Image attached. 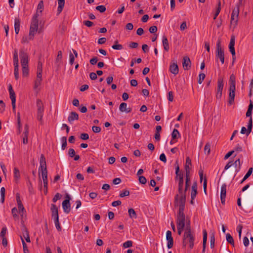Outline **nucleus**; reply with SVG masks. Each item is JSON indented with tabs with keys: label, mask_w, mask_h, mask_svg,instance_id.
<instances>
[{
	"label": "nucleus",
	"mask_w": 253,
	"mask_h": 253,
	"mask_svg": "<svg viewBox=\"0 0 253 253\" xmlns=\"http://www.w3.org/2000/svg\"><path fill=\"white\" fill-rule=\"evenodd\" d=\"M13 64L18 65V55L17 49H15L13 56Z\"/></svg>",
	"instance_id": "obj_36"
},
{
	"label": "nucleus",
	"mask_w": 253,
	"mask_h": 253,
	"mask_svg": "<svg viewBox=\"0 0 253 253\" xmlns=\"http://www.w3.org/2000/svg\"><path fill=\"white\" fill-rule=\"evenodd\" d=\"M215 238L214 235L212 233L210 235V246L211 249L214 247Z\"/></svg>",
	"instance_id": "obj_41"
},
{
	"label": "nucleus",
	"mask_w": 253,
	"mask_h": 253,
	"mask_svg": "<svg viewBox=\"0 0 253 253\" xmlns=\"http://www.w3.org/2000/svg\"><path fill=\"white\" fill-rule=\"evenodd\" d=\"M20 58L22 67L28 66V55L23 50L20 51Z\"/></svg>",
	"instance_id": "obj_8"
},
{
	"label": "nucleus",
	"mask_w": 253,
	"mask_h": 253,
	"mask_svg": "<svg viewBox=\"0 0 253 253\" xmlns=\"http://www.w3.org/2000/svg\"><path fill=\"white\" fill-rule=\"evenodd\" d=\"M185 202L182 201H178V205L179 206V211L176 216V224L177 225L185 227V215L184 213Z\"/></svg>",
	"instance_id": "obj_1"
},
{
	"label": "nucleus",
	"mask_w": 253,
	"mask_h": 253,
	"mask_svg": "<svg viewBox=\"0 0 253 253\" xmlns=\"http://www.w3.org/2000/svg\"><path fill=\"white\" fill-rule=\"evenodd\" d=\"M62 207L64 211L66 213H69L71 211V205L68 199H65L62 202Z\"/></svg>",
	"instance_id": "obj_15"
},
{
	"label": "nucleus",
	"mask_w": 253,
	"mask_h": 253,
	"mask_svg": "<svg viewBox=\"0 0 253 253\" xmlns=\"http://www.w3.org/2000/svg\"><path fill=\"white\" fill-rule=\"evenodd\" d=\"M115 44L113 45L112 46V48H113L114 49H116V50H121L123 49V45L120 44H118V41H116L115 42Z\"/></svg>",
	"instance_id": "obj_39"
},
{
	"label": "nucleus",
	"mask_w": 253,
	"mask_h": 253,
	"mask_svg": "<svg viewBox=\"0 0 253 253\" xmlns=\"http://www.w3.org/2000/svg\"><path fill=\"white\" fill-rule=\"evenodd\" d=\"M252 123H253L252 118V117H251L249 119V123H248V125L249 132H251V131L252 130Z\"/></svg>",
	"instance_id": "obj_57"
},
{
	"label": "nucleus",
	"mask_w": 253,
	"mask_h": 253,
	"mask_svg": "<svg viewBox=\"0 0 253 253\" xmlns=\"http://www.w3.org/2000/svg\"><path fill=\"white\" fill-rule=\"evenodd\" d=\"M138 180L139 183L142 184H145L147 182L146 178L143 176H139Z\"/></svg>",
	"instance_id": "obj_52"
},
{
	"label": "nucleus",
	"mask_w": 253,
	"mask_h": 253,
	"mask_svg": "<svg viewBox=\"0 0 253 253\" xmlns=\"http://www.w3.org/2000/svg\"><path fill=\"white\" fill-rule=\"evenodd\" d=\"M28 66L22 67V72L23 76H26L28 74Z\"/></svg>",
	"instance_id": "obj_59"
},
{
	"label": "nucleus",
	"mask_w": 253,
	"mask_h": 253,
	"mask_svg": "<svg viewBox=\"0 0 253 253\" xmlns=\"http://www.w3.org/2000/svg\"><path fill=\"white\" fill-rule=\"evenodd\" d=\"M235 90L236 87H229V99L228 101V103L229 105H231L234 103Z\"/></svg>",
	"instance_id": "obj_10"
},
{
	"label": "nucleus",
	"mask_w": 253,
	"mask_h": 253,
	"mask_svg": "<svg viewBox=\"0 0 253 253\" xmlns=\"http://www.w3.org/2000/svg\"><path fill=\"white\" fill-rule=\"evenodd\" d=\"M129 195V191L127 190H124L123 191V192L121 193L120 194V196L121 197H124L125 196H128Z\"/></svg>",
	"instance_id": "obj_61"
},
{
	"label": "nucleus",
	"mask_w": 253,
	"mask_h": 253,
	"mask_svg": "<svg viewBox=\"0 0 253 253\" xmlns=\"http://www.w3.org/2000/svg\"><path fill=\"white\" fill-rule=\"evenodd\" d=\"M97 61H98L97 57H94L90 60L89 62L91 65H94L97 63Z\"/></svg>",
	"instance_id": "obj_64"
},
{
	"label": "nucleus",
	"mask_w": 253,
	"mask_h": 253,
	"mask_svg": "<svg viewBox=\"0 0 253 253\" xmlns=\"http://www.w3.org/2000/svg\"><path fill=\"white\" fill-rule=\"evenodd\" d=\"M128 215L130 218H136L137 214L134 211V210L132 208H130L128 210Z\"/></svg>",
	"instance_id": "obj_29"
},
{
	"label": "nucleus",
	"mask_w": 253,
	"mask_h": 253,
	"mask_svg": "<svg viewBox=\"0 0 253 253\" xmlns=\"http://www.w3.org/2000/svg\"><path fill=\"white\" fill-rule=\"evenodd\" d=\"M17 205H18V209L19 211V213L20 214L23 213V212L25 211V209H24V207L22 202L20 203H18Z\"/></svg>",
	"instance_id": "obj_51"
},
{
	"label": "nucleus",
	"mask_w": 253,
	"mask_h": 253,
	"mask_svg": "<svg viewBox=\"0 0 253 253\" xmlns=\"http://www.w3.org/2000/svg\"><path fill=\"white\" fill-rule=\"evenodd\" d=\"M17 212H18V211L16 207L13 208L11 210V212H12V215L15 220L18 219V216L17 214Z\"/></svg>",
	"instance_id": "obj_40"
},
{
	"label": "nucleus",
	"mask_w": 253,
	"mask_h": 253,
	"mask_svg": "<svg viewBox=\"0 0 253 253\" xmlns=\"http://www.w3.org/2000/svg\"><path fill=\"white\" fill-rule=\"evenodd\" d=\"M182 65L184 70H188L191 68V61L188 57H183Z\"/></svg>",
	"instance_id": "obj_16"
},
{
	"label": "nucleus",
	"mask_w": 253,
	"mask_h": 253,
	"mask_svg": "<svg viewBox=\"0 0 253 253\" xmlns=\"http://www.w3.org/2000/svg\"><path fill=\"white\" fill-rule=\"evenodd\" d=\"M206 75L204 73H200L199 75L198 83L201 84L205 79Z\"/></svg>",
	"instance_id": "obj_48"
},
{
	"label": "nucleus",
	"mask_w": 253,
	"mask_h": 253,
	"mask_svg": "<svg viewBox=\"0 0 253 253\" xmlns=\"http://www.w3.org/2000/svg\"><path fill=\"white\" fill-rule=\"evenodd\" d=\"M233 165H235V167H237L235 170V172L238 173L240 171L241 166L240 159L236 160L235 162L233 163Z\"/></svg>",
	"instance_id": "obj_30"
},
{
	"label": "nucleus",
	"mask_w": 253,
	"mask_h": 253,
	"mask_svg": "<svg viewBox=\"0 0 253 253\" xmlns=\"http://www.w3.org/2000/svg\"><path fill=\"white\" fill-rule=\"evenodd\" d=\"M58 9L57 11L58 13H60L62 11L64 4H65V0H58Z\"/></svg>",
	"instance_id": "obj_28"
},
{
	"label": "nucleus",
	"mask_w": 253,
	"mask_h": 253,
	"mask_svg": "<svg viewBox=\"0 0 253 253\" xmlns=\"http://www.w3.org/2000/svg\"><path fill=\"white\" fill-rule=\"evenodd\" d=\"M185 230L188 229V230H191V226H190V221L189 220H186L185 221Z\"/></svg>",
	"instance_id": "obj_62"
},
{
	"label": "nucleus",
	"mask_w": 253,
	"mask_h": 253,
	"mask_svg": "<svg viewBox=\"0 0 253 253\" xmlns=\"http://www.w3.org/2000/svg\"><path fill=\"white\" fill-rule=\"evenodd\" d=\"M253 170V168H250L248 170L247 173L246 174V175L244 176V178L241 181V183H242L244 181H245L248 178H249L251 175L252 174Z\"/></svg>",
	"instance_id": "obj_32"
},
{
	"label": "nucleus",
	"mask_w": 253,
	"mask_h": 253,
	"mask_svg": "<svg viewBox=\"0 0 253 253\" xmlns=\"http://www.w3.org/2000/svg\"><path fill=\"white\" fill-rule=\"evenodd\" d=\"M235 37L232 36L230 39V43L229 44V49L232 55H235V50L234 48L235 45Z\"/></svg>",
	"instance_id": "obj_17"
},
{
	"label": "nucleus",
	"mask_w": 253,
	"mask_h": 253,
	"mask_svg": "<svg viewBox=\"0 0 253 253\" xmlns=\"http://www.w3.org/2000/svg\"><path fill=\"white\" fill-rule=\"evenodd\" d=\"M169 71L172 74L177 75L179 72L177 63H173L171 64L169 67Z\"/></svg>",
	"instance_id": "obj_21"
},
{
	"label": "nucleus",
	"mask_w": 253,
	"mask_h": 253,
	"mask_svg": "<svg viewBox=\"0 0 253 253\" xmlns=\"http://www.w3.org/2000/svg\"><path fill=\"white\" fill-rule=\"evenodd\" d=\"M191 161L189 157H187L186 158V162L184 166V169L186 172H190V169L189 166H191Z\"/></svg>",
	"instance_id": "obj_24"
},
{
	"label": "nucleus",
	"mask_w": 253,
	"mask_h": 253,
	"mask_svg": "<svg viewBox=\"0 0 253 253\" xmlns=\"http://www.w3.org/2000/svg\"><path fill=\"white\" fill-rule=\"evenodd\" d=\"M36 106L37 107V119L42 122L44 112V106L41 99H37Z\"/></svg>",
	"instance_id": "obj_7"
},
{
	"label": "nucleus",
	"mask_w": 253,
	"mask_h": 253,
	"mask_svg": "<svg viewBox=\"0 0 253 253\" xmlns=\"http://www.w3.org/2000/svg\"><path fill=\"white\" fill-rule=\"evenodd\" d=\"M197 181H194L191 187V198L192 200H194L196 197L197 194Z\"/></svg>",
	"instance_id": "obj_14"
},
{
	"label": "nucleus",
	"mask_w": 253,
	"mask_h": 253,
	"mask_svg": "<svg viewBox=\"0 0 253 253\" xmlns=\"http://www.w3.org/2000/svg\"><path fill=\"white\" fill-rule=\"evenodd\" d=\"M253 204V186L250 188L249 194L243 195V205L245 208H248Z\"/></svg>",
	"instance_id": "obj_4"
},
{
	"label": "nucleus",
	"mask_w": 253,
	"mask_h": 253,
	"mask_svg": "<svg viewBox=\"0 0 253 253\" xmlns=\"http://www.w3.org/2000/svg\"><path fill=\"white\" fill-rule=\"evenodd\" d=\"M171 136L173 140L177 139L180 136L179 131L176 129H174L172 132Z\"/></svg>",
	"instance_id": "obj_37"
},
{
	"label": "nucleus",
	"mask_w": 253,
	"mask_h": 253,
	"mask_svg": "<svg viewBox=\"0 0 253 253\" xmlns=\"http://www.w3.org/2000/svg\"><path fill=\"white\" fill-rule=\"evenodd\" d=\"M226 238L228 243L231 244L233 246H234V239L229 233H227L226 235Z\"/></svg>",
	"instance_id": "obj_34"
},
{
	"label": "nucleus",
	"mask_w": 253,
	"mask_h": 253,
	"mask_svg": "<svg viewBox=\"0 0 253 253\" xmlns=\"http://www.w3.org/2000/svg\"><path fill=\"white\" fill-rule=\"evenodd\" d=\"M220 10H221V2L220 0H219L218 2V6L216 8L215 13L214 14L213 19L215 20L216 18V17L218 16V15L219 14Z\"/></svg>",
	"instance_id": "obj_38"
},
{
	"label": "nucleus",
	"mask_w": 253,
	"mask_h": 253,
	"mask_svg": "<svg viewBox=\"0 0 253 253\" xmlns=\"http://www.w3.org/2000/svg\"><path fill=\"white\" fill-rule=\"evenodd\" d=\"M239 13V5L237 4L236 7H235L232 12L231 15L235 17H238Z\"/></svg>",
	"instance_id": "obj_35"
},
{
	"label": "nucleus",
	"mask_w": 253,
	"mask_h": 253,
	"mask_svg": "<svg viewBox=\"0 0 253 253\" xmlns=\"http://www.w3.org/2000/svg\"><path fill=\"white\" fill-rule=\"evenodd\" d=\"M219 59L221 64L224 63V49L221 45V42L219 40L217 41L216 43V59L218 61Z\"/></svg>",
	"instance_id": "obj_5"
},
{
	"label": "nucleus",
	"mask_w": 253,
	"mask_h": 253,
	"mask_svg": "<svg viewBox=\"0 0 253 253\" xmlns=\"http://www.w3.org/2000/svg\"><path fill=\"white\" fill-rule=\"evenodd\" d=\"M203 246H206L207 241V232L206 229L203 230Z\"/></svg>",
	"instance_id": "obj_42"
},
{
	"label": "nucleus",
	"mask_w": 253,
	"mask_h": 253,
	"mask_svg": "<svg viewBox=\"0 0 253 253\" xmlns=\"http://www.w3.org/2000/svg\"><path fill=\"white\" fill-rule=\"evenodd\" d=\"M162 43L164 49L166 51H168L169 49V43L167 38L164 36L162 38Z\"/></svg>",
	"instance_id": "obj_22"
},
{
	"label": "nucleus",
	"mask_w": 253,
	"mask_h": 253,
	"mask_svg": "<svg viewBox=\"0 0 253 253\" xmlns=\"http://www.w3.org/2000/svg\"><path fill=\"white\" fill-rule=\"evenodd\" d=\"M10 98L11 100V104L12 110L13 112H15L16 107V96L14 91L9 92Z\"/></svg>",
	"instance_id": "obj_18"
},
{
	"label": "nucleus",
	"mask_w": 253,
	"mask_h": 253,
	"mask_svg": "<svg viewBox=\"0 0 253 253\" xmlns=\"http://www.w3.org/2000/svg\"><path fill=\"white\" fill-rule=\"evenodd\" d=\"M42 81V79H36L35 82V84H34V88H37L40 85L41 82Z\"/></svg>",
	"instance_id": "obj_54"
},
{
	"label": "nucleus",
	"mask_w": 253,
	"mask_h": 253,
	"mask_svg": "<svg viewBox=\"0 0 253 253\" xmlns=\"http://www.w3.org/2000/svg\"><path fill=\"white\" fill-rule=\"evenodd\" d=\"M53 220L54 221V223H55V225L57 230L59 231H60L61 230V227L60 225V223L59 221V218L58 219H55Z\"/></svg>",
	"instance_id": "obj_50"
},
{
	"label": "nucleus",
	"mask_w": 253,
	"mask_h": 253,
	"mask_svg": "<svg viewBox=\"0 0 253 253\" xmlns=\"http://www.w3.org/2000/svg\"><path fill=\"white\" fill-rule=\"evenodd\" d=\"M21 239L22 240L24 253H28L29 251L28 250L27 244L24 241L23 238L22 236H21Z\"/></svg>",
	"instance_id": "obj_43"
},
{
	"label": "nucleus",
	"mask_w": 253,
	"mask_h": 253,
	"mask_svg": "<svg viewBox=\"0 0 253 253\" xmlns=\"http://www.w3.org/2000/svg\"><path fill=\"white\" fill-rule=\"evenodd\" d=\"M40 164V167L39 168V170H41L42 172H47V170L46 169L45 158L44 156L43 155V154H42L41 155Z\"/></svg>",
	"instance_id": "obj_9"
},
{
	"label": "nucleus",
	"mask_w": 253,
	"mask_h": 253,
	"mask_svg": "<svg viewBox=\"0 0 253 253\" xmlns=\"http://www.w3.org/2000/svg\"><path fill=\"white\" fill-rule=\"evenodd\" d=\"M43 9V3L42 1H40L38 5L37 10L38 12H40L42 13V10Z\"/></svg>",
	"instance_id": "obj_45"
},
{
	"label": "nucleus",
	"mask_w": 253,
	"mask_h": 253,
	"mask_svg": "<svg viewBox=\"0 0 253 253\" xmlns=\"http://www.w3.org/2000/svg\"><path fill=\"white\" fill-rule=\"evenodd\" d=\"M188 239L189 243V248L192 249L194 246V236L191 233V230L188 229L185 230V232L183 235L182 247L185 248L187 245V239Z\"/></svg>",
	"instance_id": "obj_3"
},
{
	"label": "nucleus",
	"mask_w": 253,
	"mask_h": 253,
	"mask_svg": "<svg viewBox=\"0 0 253 253\" xmlns=\"http://www.w3.org/2000/svg\"><path fill=\"white\" fill-rule=\"evenodd\" d=\"M119 110L122 112H126V113H129L131 111V109L130 108H127V104L125 102H123L121 103Z\"/></svg>",
	"instance_id": "obj_19"
},
{
	"label": "nucleus",
	"mask_w": 253,
	"mask_h": 253,
	"mask_svg": "<svg viewBox=\"0 0 253 253\" xmlns=\"http://www.w3.org/2000/svg\"><path fill=\"white\" fill-rule=\"evenodd\" d=\"M167 241H168L167 247H168V249H171L173 247V239H168V240H167Z\"/></svg>",
	"instance_id": "obj_58"
},
{
	"label": "nucleus",
	"mask_w": 253,
	"mask_h": 253,
	"mask_svg": "<svg viewBox=\"0 0 253 253\" xmlns=\"http://www.w3.org/2000/svg\"><path fill=\"white\" fill-rule=\"evenodd\" d=\"M24 135L23 136V142H28V126L26 124L24 126Z\"/></svg>",
	"instance_id": "obj_26"
},
{
	"label": "nucleus",
	"mask_w": 253,
	"mask_h": 253,
	"mask_svg": "<svg viewBox=\"0 0 253 253\" xmlns=\"http://www.w3.org/2000/svg\"><path fill=\"white\" fill-rule=\"evenodd\" d=\"M226 194V184H223L222 185L221 187L220 190V200L222 204H225V198Z\"/></svg>",
	"instance_id": "obj_13"
},
{
	"label": "nucleus",
	"mask_w": 253,
	"mask_h": 253,
	"mask_svg": "<svg viewBox=\"0 0 253 253\" xmlns=\"http://www.w3.org/2000/svg\"><path fill=\"white\" fill-rule=\"evenodd\" d=\"M14 76L16 80H18L19 78V73H18V67L19 65H14Z\"/></svg>",
	"instance_id": "obj_44"
},
{
	"label": "nucleus",
	"mask_w": 253,
	"mask_h": 253,
	"mask_svg": "<svg viewBox=\"0 0 253 253\" xmlns=\"http://www.w3.org/2000/svg\"><path fill=\"white\" fill-rule=\"evenodd\" d=\"M7 231V228L6 227H2L1 231L0 233V237L1 238L5 237V234Z\"/></svg>",
	"instance_id": "obj_55"
},
{
	"label": "nucleus",
	"mask_w": 253,
	"mask_h": 253,
	"mask_svg": "<svg viewBox=\"0 0 253 253\" xmlns=\"http://www.w3.org/2000/svg\"><path fill=\"white\" fill-rule=\"evenodd\" d=\"M50 210L51 211V217L53 220L58 219L59 218L58 208L57 206L53 204L51 205Z\"/></svg>",
	"instance_id": "obj_12"
},
{
	"label": "nucleus",
	"mask_w": 253,
	"mask_h": 253,
	"mask_svg": "<svg viewBox=\"0 0 253 253\" xmlns=\"http://www.w3.org/2000/svg\"><path fill=\"white\" fill-rule=\"evenodd\" d=\"M190 185V183L185 182L184 189L183 186L181 187V191H178V194H176L174 197V205H178V201L186 202V192Z\"/></svg>",
	"instance_id": "obj_2"
},
{
	"label": "nucleus",
	"mask_w": 253,
	"mask_h": 253,
	"mask_svg": "<svg viewBox=\"0 0 253 253\" xmlns=\"http://www.w3.org/2000/svg\"><path fill=\"white\" fill-rule=\"evenodd\" d=\"M61 197V195L59 193H57L52 199L53 202H56L58 200L60 199Z\"/></svg>",
	"instance_id": "obj_56"
},
{
	"label": "nucleus",
	"mask_w": 253,
	"mask_h": 253,
	"mask_svg": "<svg viewBox=\"0 0 253 253\" xmlns=\"http://www.w3.org/2000/svg\"><path fill=\"white\" fill-rule=\"evenodd\" d=\"M229 87H236V81H235V77L233 74L231 75L230 77L229 80Z\"/></svg>",
	"instance_id": "obj_31"
},
{
	"label": "nucleus",
	"mask_w": 253,
	"mask_h": 253,
	"mask_svg": "<svg viewBox=\"0 0 253 253\" xmlns=\"http://www.w3.org/2000/svg\"><path fill=\"white\" fill-rule=\"evenodd\" d=\"M157 27L156 26H153L149 28V31L151 33H155L157 31Z\"/></svg>",
	"instance_id": "obj_63"
},
{
	"label": "nucleus",
	"mask_w": 253,
	"mask_h": 253,
	"mask_svg": "<svg viewBox=\"0 0 253 253\" xmlns=\"http://www.w3.org/2000/svg\"><path fill=\"white\" fill-rule=\"evenodd\" d=\"M132 245V242L131 241H127L123 244V247L125 248H127L131 247Z\"/></svg>",
	"instance_id": "obj_53"
},
{
	"label": "nucleus",
	"mask_w": 253,
	"mask_h": 253,
	"mask_svg": "<svg viewBox=\"0 0 253 253\" xmlns=\"http://www.w3.org/2000/svg\"><path fill=\"white\" fill-rule=\"evenodd\" d=\"M20 20L19 18H16L14 20V29L16 34H18L20 31Z\"/></svg>",
	"instance_id": "obj_23"
},
{
	"label": "nucleus",
	"mask_w": 253,
	"mask_h": 253,
	"mask_svg": "<svg viewBox=\"0 0 253 253\" xmlns=\"http://www.w3.org/2000/svg\"><path fill=\"white\" fill-rule=\"evenodd\" d=\"M14 177L15 182L17 183L20 177V171L17 168H14Z\"/></svg>",
	"instance_id": "obj_27"
},
{
	"label": "nucleus",
	"mask_w": 253,
	"mask_h": 253,
	"mask_svg": "<svg viewBox=\"0 0 253 253\" xmlns=\"http://www.w3.org/2000/svg\"><path fill=\"white\" fill-rule=\"evenodd\" d=\"M78 119L79 115L76 112H72L70 114L68 118V122L70 124H72L74 120H78Z\"/></svg>",
	"instance_id": "obj_20"
},
{
	"label": "nucleus",
	"mask_w": 253,
	"mask_h": 253,
	"mask_svg": "<svg viewBox=\"0 0 253 253\" xmlns=\"http://www.w3.org/2000/svg\"><path fill=\"white\" fill-rule=\"evenodd\" d=\"M223 80L221 78H219L217 80V91H222L223 88Z\"/></svg>",
	"instance_id": "obj_25"
},
{
	"label": "nucleus",
	"mask_w": 253,
	"mask_h": 253,
	"mask_svg": "<svg viewBox=\"0 0 253 253\" xmlns=\"http://www.w3.org/2000/svg\"><path fill=\"white\" fill-rule=\"evenodd\" d=\"M96 9L99 11L100 12H104L106 11V7L104 5H101L96 7Z\"/></svg>",
	"instance_id": "obj_49"
},
{
	"label": "nucleus",
	"mask_w": 253,
	"mask_h": 253,
	"mask_svg": "<svg viewBox=\"0 0 253 253\" xmlns=\"http://www.w3.org/2000/svg\"><path fill=\"white\" fill-rule=\"evenodd\" d=\"M38 23L39 20L36 19V18L32 19L29 35L30 40L33 39V37L38 29Z\"/></svg>",
	"instance_id": "obj_6"
},
{
	"label": "nucleus",
	"mask_w": 253,
	"mask_h": 253,
	"mask_svg": "<svg viewBox=\"0 0 253 253\" xmlns=\"http://www.w3.org/2000/svg\"><path fill=\"white\" fill-rule=\"evenodd\" d=\"M175 180H178V191H181V187L184 185L183 174L180 172L175 176Z\"/></svg>",
	"instance_id": "obj_11"
},
{
	"label": "nucleus",
	"mask_w": 253,
	"mask_h": 253,
	"mask_svg": "<svg viewBox=\"0 0 253 253\" xmlns=\"http://www.w3.org/2000/svg\"><path fill=\"white\" fill-rule=\"evenodd\" d=\"M23 236L27 242H30V239L28 232L25 227L24 228V231L23 232Z\"/></svg>",
	"instance_id": "obj_33"
},
{
	"label": "nucleus",
	"mask_w": 253,
	"mask_h": 253,
	"mask_svg": "<svg viewBox=\"0 0 253 253\" xmlns=\"http://www.w3.org/2000/svg\"><path fill=\"white\" fill-rule=\"evenodd\" d=\"M238 21V17H235L231 15V24H234L235 26L237 25Z\"/></svg>",
	"instance_id": "obj_46"
},
{
	"label": "nucleus",
	"mask_w": 253,
	"mask_h": 253,
	"mask_svg": "<svg viewBox=\"0 0 253 253\" xmlns=\"http://www.w3.org/2000/svg\"><path fill=\"white\" fill-rule=\"evenodd\" d=\"M89 138V135L87 133H84L80 135V138L83 140H86Z\"/></svg>",
	"instance_id": "obj_60"
},
{
	"label": "nucleus",
	"mask_w": 253,
	"mask_h": 253,
	"mask_svg": "<svg viewBox=\"0 0 253 253\" xmlns=\"http://www.w3.org/2000/svg\"><path fill=\"white\" fill-rule=\"evenodd\" d=\"M204 151L205 154H207V155H209L211 151V145L210 143H206L205 148H204Z\"/></svg>",
	"instance_id": "obj_47"
}]
</instances>
